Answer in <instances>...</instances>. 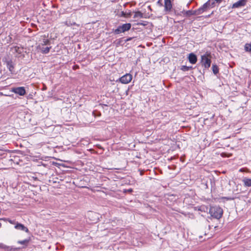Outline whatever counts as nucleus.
I'll return each instance as SVG.
<instances>
[{"label": "nucleus", "instance_id": "1", "mask_svg": "<svg viewBox=\"0 0 251 251\" xmlns=\"http://www.w3.org/2000/svg\"><path fill=\"white\" fill-rule=\"evenodd\" d=\"M211 216L216 219H220L223 213V209L219 206L211 207L209 210Z\"/></svg>", "mask_w": 251, "mask_h": 251}, {"label": "nucleus", "instance_id": "2", "mask_svg": "<svg viewBox=\"0 0 251 251\" xmlns=\"http://www.w3.org/2000/svg\"><path fill=\"white\" fill-rule=\"evenodd\" d=\"M131 25L130 24H125L119 26L117 29L114 31V33L116 34H120L122 32H125L129 30L131 28Z\"/></svg>", "mask_w": 251, "mask_h": 251}, {"label": "nucleus", "instance_id": "3", "mask_svg": "<svg viewBox=\"0 0 251 251\" xmlns=\"http://www.w3.org/2000/svg\"><path fill=\"white\" fill-rule=\"evenodd\" d=\"M201 63L205 68H209L211 65V59L207 55L201 56Z\"/></svg>", "mask_w": 251, "mask_h": 251}, {"label": "nucleus", "instance_id": "4", "mask_svg": "<svg viewBox=\"0 0 251 251\" xmlns=\"http://www.w3.org/2000/svg\"><path fill=\"white\" fill-rule=\"evenodd\" d=\"M132 79V76L129 74H126L120 78V81L123 84L129 83Z\"/></svg>", "mask_w": 251, "mask_h": 251}, {"label": "nucleus", "instance_id": "5", "mask_svg": "<svg viewBox=\"0 0 251 251\" xmlns=\"http://www.w3.org/2000/svg\"><path fill=\"white\" fill-rule=\"evenodd\" d=\"M210 0H209L207 2L204 3L201 7L199 8L198 9L195 10V15L201 14L204 11H205L207 9L208 6L210 5Z\"/></svg>", "mask_w": 251, "mask_h": 251}, {"label": "nucleus", "instance_id": "6", "mask_svg": "<svg viewBox=\"0 0 251 251\" xmlns=\"http://www.w3.org/2000/svg\"><path fill=\"white\" fill-rule=\"evenodd\" d=\"M12 91L21 96H24L26 93L24 87L13 88Z\"/></svg>", "mask_w": 251, "mask_h": 251}, {"label": "nucleus", "instance_id": "7", "mask_svg": "<svg viewBox=\"0 0 251 251\" xmlns=\"http://www.w3.org/2000/svg\"><path fill=\"white\" fill-rule=\"evenodd\" d=\"M51 49V46H47V47L43 46L42 45H38L37 46V49L43 53H48L50 49Z\"/></svg>", "mask_w": 251, "mask_h": 251}, {"label": "nucleus", "instance_id": "8", "mask_svg": "<svg viewBox=\"0 0 251 251\" xmlns=\"http://www.w3.org/2000/svg\"><path fill=\"white\" fill-rule=\"evenodd\" d=\"M247 0H239L234 3L232 5V8H238L246 5Z\"/></svg>", "mask_w": 251, "mask_h": 251}, {"label": "nucleus", "instance_id": "9", "mask_svg": "<svg viewBox=\"0 0 251 251\" xmlns=\"http://www.w3.org/2000/svg\"><path fill=\"white\" fill-rule=\"evenodd\" d=\"M15 228L18 230L25 231L26 232H29L28 229L26 227H25L24 225L21 224L20 223H17L15 226Z\"/></svg>", "mask_w": 251, "mask_h": 251}, {"label": "nucleus", "instance_id": "10", "mask_svg": "<svg viewBox=\"0 0 251 251\" xmlns=\"http://www.w3.org/2000/svg\"><path fill=\"white\" fill-rule=\"evenodd\" d=\"M188 60L191 64H195L197 61V56L193 53L189 54Z\"/></svg>", "mask_w": 251, "mask_h": 251}, {"label": "nucleus", "instance_id": "11", "mask_svg": "<svg viewBox=\"0 0 251 251\" xmlns=\"http://www.w3.org/2000/svg\"><path fill=\"white\" fill-rule=\"evenodd\" d=\"M165 10L170 11L172 8V4L171 0H165Z\"/></svg>", "mask_w": 251, "mask_h": 251}, {"label": "nucleus", "instance_id": "12", "mask_svg": "<svg viewBox=\"0 0 251 251\" xmlns=\"http://www.w3.org/2000/svg\"><path fill=\"white\" fill-rule=\"evenodd\" d=\"M0 249H3L5 251H15L17 249L12 247L7 246L2 243H0Z\"/></svg>", "mask_w": 251, "mask_h": 251}, {"label": "nucleus", "instance_id": "13", "mask_svg": "<svg viewBox=\"0 0 251 251\" xmlns=\"http://www.w3.org/2000/svg\"><path fill=\"white\" fill-rule=\"evenodd\" d=\"M6 64L7 68L9 70V71L12 73L14 71V67L13 65V62L11 60H8L6 61Z\"/></svg>", "mask_w": 251, "mask_h": 251}, {"label": "nucleus", "instance_id": "14", "mask_svg": "<svg viewBox=\"0 0 251 251\" xmlns=\"http://www.w3.org/2000/svg\"><path fill=\"white\" fill-rule=\"evenodd\" d=\"M39 45H42L43 46H50V42L48 39L45 38V37L43 39L40 43Z\"/></svg>", "mask_w": 251, "mask_h": 251}, {"label": "nucleus", "instance_id": "15", "mask_svg": "<svg viewBox=\"0 0 251 251\" xmlns=\"http://www.w3.org/2000/svg\"><path fill=\"white\" fill-rule=\"evenodd\" d=\"M182 13H184V14L186 15L187 16H190L191 15H195V10H188L186 11L183 10L182 12Z\"/></svg>", "mask_w": 251, "mask_h": 251}, {"label": "nucleus", "instance_id": "16", "mask_svg": "<svg viewBox=\"0 0 251 251\" xmlns=\"http://www.w3.org/2000/svg\"><path fill=\"white\" fill-rule=\"evenodd\" d=\"M243 182L244 183V185L246 186H251V179L250 178H245L243 180Z\"/></svg>", "mask_w": 251, "mask_h": 251}, {"label": "nucleus", "instance_id": "17", "mask_svg": "<svg viewBox=\"0 0 251 251\" xmlns=\"http://www.w3.org/2000/svg\"><path fill=\"white\" fill-rule=\"evenodd\" d=\"M143 17V14L140 11H137L135 12L134 15L133 16L134 18H142Z\"/></svg>", "mask_w": 251, "mask_h": 251}, {"label": "nucleus", "instance_id": "18", "mask_svg": "<svg viewBox=\"0 0 251 251\" xmlns=\"http://www.w3.org/2000/svg\"><path fill=\"white\" fill-rule=\"evenodd\" d=\"M29 242V239H25L23 241H18V243L25 245V247L27 246Z\"/></svg>", "mask_w": 251, "mask_h": 251}, {"label": "nucleus", "instance_id": "19", "mask_svg": "<svg viewBox=\"0 0 251 251\" xmlns=\"http://www.w3.org/2000/svg\"><path fill=\"white\" fill-rule=\"evenodd\" d=\"M212 71L215 75H216L219 72V68L216 65H213L212 67Z\"/></svg>", "mask_w": 251, "mask_h": 251}, {"label": "nucleus", "instance_id": "20", "mask_svg": "<svg viewBox=\"0 0 251 251\" xmlns=\"http://www.w3.org/2000/svg\"><path fill=\"white\" fill-rule=\"evenodd\" d=\"M193 69V67L192 66H182L181 67V70L183 71H188L190 70H191Z\"/></svg>", "mask_w": 251, "mask_h": 251}, {"label": "nucleus", "instance_id": "21", "mask_svg": "<svg viewBox=\"0 0 251 251\" xmlns=\"http://www.w3.org/2000/svg\"><path fill=\"white\" fill-rule=\"evenodd\" d=\"M245 50L246 51H251V44H246L245 46Z\"/></svg>", "mask_w": 251, "mask_h": 251}, {"label": "nucleus", "instance_id": "22", "mask_svg": "<svg viewBox=\"0 0 251 251\" xmlns=\"http://www.w3.org/2000/svg\"><path fill=\"white\" fill-rule=\"evenodd\" d=\"M122 15L124 16H126V14L125 13H124V12H122ZM131 15V13H129V14H127V16H126V17H128V16H130Z\"/></svg>", "mask_w": 251, "mask_h": 251}, {"label": "nucleus", "instance_id": "23", "mask_svg": "<svg viewBox=\"0 0 251 251\" xmlns=\"http://www.w3.org/2000/svg\"><path fill=\"white\" fill-rule=\"evenodd\" d=\"M8 221L10 223V224H13L15 223L14 221H12L11 220H8Z\"/></svg>", "mask_w": 251, "mask_h": 251}, {"label": "nucleus", "instance_id": "24", "mask_svg": "<svg viewBox=\"0 0 251 251\" xmlns=\"http://www.w3.org/2000/svg\"><path fill=\"white\" fill-rule=\"evenodd\" d=\"M14 49H15V51L16 52H18V50L19 49V48L16 46V47H15L14 48Z\"/></svg>", "mask_w": 251, "mask_h": 251}, {"label": "nucleus", "instance_id": "25", "mask_svg": "<svg viewBox=\"0 0 251 251\" xmlns=\"http://www.w3.org/2000/svg\"><path fill=\"white\" fill-rule=\"evenodd\" d=\"M132 192V190L131 189H128L127 190H125V192Z\"/></svg>", "mask_w": 251, "mask_h": 251}, {"label": "nucleus", "instance_id": "26", "mask_svg": "<svg viewBox=\"0 0 251 251\" xmlns=\"http://www.w3.org/2000/svg\"><path fill=\"white\" fill-rule=\"evenodd\" d=\"M217 3H220L221 2L222 0H214Z\"/></svg>", "mask_w": 251, "mask_h": 251}, {"label": "nucleus", "instance_id": "27", "mask_svg": "<svg viewBox=\"0 0 251 251\" xmlns=\"http://www.w3.org/2000/svg\"><path fill=\"white\" fill-rule=\"evenodd\" d=\"M137 25H145V24H143V23H138V24H137Z\"/></svg>", "mask_w": 251, "mask_h": 251}, {"label": "nucleus", "instance_id": "28", "mask_svg": "<svg viewBox=\"0 0 251 251\" xmlns=\"http://www.w3.org/2000/svg\"><path fill=\"white\" fill-rule=\"evenodd\" d=\"M1 226V223H0V227Z\"/></svg>", "mask_w": 251, "mask_h": 251}]
</instances>
